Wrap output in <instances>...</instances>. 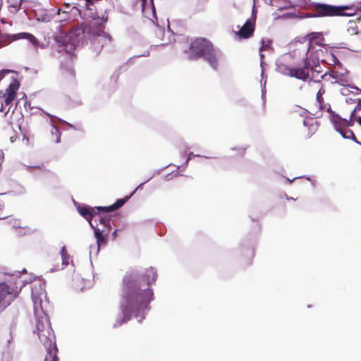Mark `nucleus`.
<instances>
[{
	"label": "nucleus",
	"instance_id": "nucleus-3",
	"mask_svg": "<svg viewBox=\"0 0 361 361\" xmlns=\"http://www.w3.org/2000/svg\"><path fill=\"white\" fill-rule=\"evenodd\" d=\"M306 39H308L307 44L303 46L302 49L298 48L295 50V52L297 50L302 51L303 58L305 59L303 66L301 68H291L281 64L278 66V69L281 73L290 77H295L300 80H307L309 79L311 80L314 77L313 74L314 72H317L318 73H319V71L310 68V63L307 61V55L312 43H315L318 45H321L322 44L324 39L323 35L321 32H312L306 36Z\"/></svg>",
	"mask_w": 361,
	"mask_h": 361
},
{
	"label": "nucleus",
	"instance_id": "nucleus-26",
	"mask_svg": "<svg viewBox=\"0 0 361 361\" xmlns=\"http://www.w3.org/2000/svg\"><path fill=\"white\" fill-rule=\"evenodd\" d=\"M355 110H354V111H352L351 115H350V120H352L353 116H354V115H355Z\"/></svg>",
	"mask_w": 361,
	"mask_h": 361
},
{
	"label": "nucleus",
	"instance_id": "nucleus-28",
	"mask_svg": "<svg viewBox=\"0 0 361 361\" xmlns=\"http://www.w3.org/2000/svg\"><path fill=\"white\" fill-rule=\"evenodd\" d=\"M36 168H38V169H41L43 167V164H42L41 166H35Z\"/></svg>",
	"mask_w": 361,
	"mask_h": 361
},
{
	"label": "nucleus",
	"instance_id": "nucleus-8",
	"mask_svg": "<svg viewBox=\"0 0 361 361\" xmlns=\"http://www.w3.org/2000/svg\"><path fill=\"white\" fill-rule=\"evenodd\" d=\"M20 87V82L16 79H13L6 89V92L3 94L4 99V103L1 104L0 111L6 116L8 113L10 108L12 105L13 102L16 98L18 90Z\"/></svg>",
	"mask_w": 361,
	"mask_h": 361
},
{
	"label": "nucleus",
	"instance_id": "nucleus-1",
	"mask_svg": "<svg viewBox=\"0 0 361 361\" xmlns=\"http://www.w3.org/2000/svg\"><path fill=\"white\" fill-rule=\"evenodd\" d=\"M100 18L101 23L93 20L88 24L80 25L73 28L66 36L58 41V52L63 57L61 60L60 68L64 80H72L75 77V50L80 42L85 39L90 40L94 51L97 54L100 53L104 47H108L111 44V37L105 32L107 16L105 15Z\"/></svg>",
	"mask_w": 361,
	"mask_h": 361
},
{
	"label": "nucleus",
	"instance_id": "nucleus-29",
	"mask_svg": "<svg viewBox=\"0 0 361 361\" xmlns=\"http://www.w3.org/2000/svg\"><path fill=\"white\" fill-rule=\"evenodd\" d=\"M142 4H145L147 0H142Z\"/></svg>",
	"mask_w": 361,
	"mask_h": 361
},
{
	"label": "nucleus",
	"instance_id": "nucleus-7",
	"mask_svg": "<svg viewBox=\"0 0 361 361\" xmlns=\"http://www.w3.org/2000/svg\"><path fill=\"white\" fill-rule=\"evenodd\" d=\"M213 44L204 37L193 39L187 51L189 60L195 61L201 59L205 53L212 47Z\"/></svg>",
	"mask_w": 361,
	"mask_h": 361
},
{
	"label": "nucleus",
	"instance_id": "nucleus-11",
	"mask_svg": "<svg viewBox=\"0 0 361 361\" xmlns=\"http://www.w3.org/2000/svg\"><path fill=\"white\" fill-rule=\"evenodd\" d=\"M85 7L87 10L92 11L93 8L92 6H93L94 4L97 6H95L94 12L91 13V18L92 20H90L88 23H83L80 25L83 24H88L91 23L93 20H96L98 23H101L102 19L101 17H103V16L106 15L107 19L109 18L108 12L106 9H104V11H102V2L100 1V0H85Z\"/></svg>",
	"mask_w": 361,
	"mask_h": 361
},
{
	"label": "nucleus",
	"instance_id": "nucleus-16",
	"mask_svg": "<svg viewBox=\"0 0 361 361\" xmlns=\"http://www.w3.org/2000/svg\"><path fill=\"white\" fill-rule=\"evenodd\" d=\"M99 213L95 214V220L99 221L107 229V232L110 231L111 226V219L109 213L110 212L98 211Z\"/></svg>",
	"mask_w": 361,
	"mask_h": 361
},
{
	"label": "nucleus",
	"instance_id": "nucleus-19",
	"mask_svg": "<svg viewBox=\"0 0 361 361\" xmlns=\"http://www.w3.org/2000/svg\"><path fill=\"white\" fill-rule=\"evenodd\" d=\"M94 235H95V238L97 239L98 247L99 248V247L102 245H105L107 243L106 238L102 234V233L105 232V231L104 230L100 231L99 228H94Z\"/></svg>",
	"mask_w": 361,
	"mask_h": 361
},
{
	"label": "nucleus",
	"instance_id": "nucleus-17",
	"mask_svg": "<svg viewBox=\"0 0 361 361\" xmlns=\"http://www.w3.org/2000/svg\"><path fill=\"white\" fill-rule=\"evenodd\" d=\"M316 85L318 86L319 90L317 92L316 100L318 103V106L319 109H322L324 105V98L323 94L325 93V89L324 88L322 84L320 82H316Z\"/></svg>",
	"mask_w": 361,
	"mask_h": 361
},
{
	"label": "nucleus",
	"instance_id": "nucleus-2",
	"mask_svg": "<svg viewBox=\"0 0 361 361\" xmlns=\"http://www.w3.org/2000/svg\"><path fill=\"white\" fill-rule=\"evenodd\" d=\"M157 273L153 267H149L140 275L135 271H128L123 279L121 300L122 318L117 320L114 327L127 322L133 310L145 308L154 299V292L150 288L157 279Z\"/></svg>",
	"mask_w": 361,
	"mask_h": 361
},
{
	"label": "nucleus",
	"instance_id": "nucleus-22",
	"mask_svg": "<svg viewBox=\"0 0 361 361\" xmlns=\"http://www.w3.org/2000/svg\"><path fill=\"white\" fill-rule=\"evenodd\" d=\"M9 215L4 211V206L0 204V219H5Z\"/></svg>",
	"mask_w": 361,
	"mask_h": 361
},
{
	"label": "nucleus",
	"instance_id": "nucleus-20",
	"mask_svg": "<svg viewBox=\"0 0 361 361\" xmlns=\"http://www.w3.org/2000/svg\"><path fill=\"white\" fill-rule=\"evenodd\" d=\"M347 32L350 35L358 34V27L355 21L350 20L348 22Z\"/></svg>",
	"mask_w": 361,
	"mask_h": 361
},
{
	"label": "nucleus",
	"instance_id": "nucleus-5",
	"mask_svg": "<svg viewBox=\"0 0 361 361\" xmlns=\"http://www.w3.org/2000/svg\"><path fill=\"white\" fill-rule=\"evenodd\" d=\"M345 10H353L349 6H333L316 3L312 6V16L315 18L350 16L351 13H344Z\"/></svg>",
	"mask_w": 361,
	"mask_h": 361
},
{
	"label": "nucleus",
	"instance_id": "nucleus-14",
	"mask_svg": "<svg viewBox=\"0 0 361 361\" xmlns=\"http://www.w3.org/2000/svg\"><path fill=\"white\" fill-rule=\"evenodd\" d=\"M317 122L314 119L309 118L304 120L302 131L305 137H310L317 132Z\"/></svg>",
	"mask_w": 361,
	"mask_h": 361
},
{
	"label": "nucleus",
	"instance_id": "nucleus-12",
	"mask_svg": "<svg viewBox=\"0 0 361 361\" xmlns=\"http://www.w3.org/2000/svg\"><path fill=\"white\" fill-rule=\"evenodd\" d=\"M333 121L336 130L343 138L355 140L353 132L348 128L350 124L347 120L342 119L338 116H334Z\"/></svg>",
	"mask_w": 361,
	"mask_h": 361
},
{
	"label": "nucleus",
	"instance_id": "nucleus-23",
	"mask_svg": "<svg viewBox=\"0 0 361 361\" xmlns=\"http://www.w3.org/2000/svg\"><path fill=\"white\" fill-rule=\"evenodd\" d=\"M269 44H265L264 42L262 41V45L259 49V51H262L263 50L267 49L269 48Z\"/></svg>",
	"mask_w": 361,
	"mask_h": 361
},
{
	"label": "nucleus",
	"instance_id": "nucleus-24",
	"mask_svg": "<svg viewBox=\"0 0 361 361\" xmlns=\"http://www.w3.org/2000/svg\"><path fill=\"white\" fill-rule=\"evenodd\" d=\"M350 7L352 8L353 10H345L344 13H351V16H353L356 12V9L352 6ZM349 16H350V15Z\"/></svg>",
	"mask_w": 361,
	"mask_h": 361
},
{
	"label": "nucleus",
	"instance_id": "nucleus-4",
	"mask_svg": "<svg viewBox=\"0 0 361 361\" xmlns=\"http://www.w3.org/2000/svg\"><path fill=\"white\" fill-rule=\"evenodd\" d=\"M36 331L46 348L44 361H59L55 336L49 321L46 318L39 319L36 324Z\"/></svg>",
	"mask_w": 361,
	"mask_h": 361
},
{
	"label": "nucleus",
	"instance_id": "nucleus-21",
	"mask_svg": "<svg viewBox=\"0 0 361 361\" xmlns=\"http://www.w3.org/2000/svg\"><path fill=\"white\" fill-rule=\"evenodd\" d=\"M63 265L66 267L69 264L70 256L68 253L66 246H63L61 250Z\"/></svg>",
	"mask_w": 361,
	"mask_h": 361
},
{
	"label": "nucleus",
	"instance_id": "nucleus-13",
	"mask_svg": "<svg viewBox=\"0 0 361 361\" xmlns=\"http://www.w3.org/2000/svg\"><path fill=\"white\" fill-rule=\"evenodd\" d=\"M256 18L247 19L240 29L235 31V35L239 39H247L253 36L255 30Z\"/></svg>",
	"mask_w": 361,
	"mask_h": 361
},
{
	"label": "nucleus",
	"instance_id": "nucleus-18",
	"mask_svg": "<svg viewBox=\"0 0 361 361\" xmlns=\"http://www.w3.org/2000/svg\"><path fill=\"white\" fill-rule=\"evenodd\" d=\"M22 0H7L9 12L16 13L21 7Z\"/></svg>",
	"mask_w": 361,
	"mask_h": 361
},
{
	"label": "nucleus",
	"instance_id": "nucleus-15",
	"mask_svg": "<svg viewBox=\"0 0 361 361\" xmlns=\"http://www.w3.org/2000/svg\"><path fill=\"white\" fill-rule=\"evenodd\" d=\"M202 58H203L214 70H216L218 68L219 55L214 45H212V47L205 53V55H204V56Z\"/></svg>",
	"mask_w": 361,
	"mask_h": 361
},
{
	"label": "nucleus",
	"instance_id": "nucleus-6",
	"mask_svg": "<svg viewBox=\"0 0 361 361\" xmlns=\"http://www.w3.org/2000/svg\"><path fill=\"white\" fill-rule=\"evenodd\" d=\"M137 189V188H136L130 195L126 196L122 199H118L114 204H111V206L97 207L94 208L89 206H82L78 207V212L82 216H83L90 223L93 217L95 216V214L99 213L98 211L113 212L121 207L135 192Z\"/></svg>",
	"mask_w": 361,
	"mask_h": 361
},
{
	"label": "nucleus",
	"instance_id": "nucleus-9",
	"mask_svg": "<svg viewBox=\"0 0 361 361\" xmlns=\"http://www.w3.org/2000/svg\"><path fill=\"white\" fill-rule=\"evenodd\" d=\"M17 296V290H14L5 282H0V311L10 306Z\"/></svg>",
	"mask_w": 361,
	"mask_h": 361
},
{
	"label": "nucleus",
	"instance_id": "nucleus-10",
	"mask_svg": "<svg viewBox=\"0 0 361 361\" xmlns=\"http://www.w3.org/2000/svg\"><path fill=\"white\" fill-rule=\"evenodd\" d=\"M23 39L30 41L35 47H37L39 45L37 38L33 35L28 32H20L12 35L2 34L0 32V48L9 44L13 41Z\"/></svg>",
	"mask_w": 361,
	"mask_h": 361
},
{
	"label": "nucleus",
	"instance_id": "nucleus-25",
	"mask_svg": "<svg viewBox=\"0 0 361 361\" xmlns=\"http://www.w3.org/2000/svg\"><path fill=\"white\" fill-rule=\"evenodd\" d=\"M20 190L19 191V193H24L25 192V188L23 186H20Z\"/></svg>",
	"mask_w": 361,
	"mask_h": 361
},
{
	"label": "nucleus",
	"instance_id": "nucleus-27",
	"mask_svg": "<svg viewBox=\"0 0 361 361\" xmlns=\"http://www.w3.org/2000/svg\"><path fill=\"white\" fill-rule=\"evenodd\" d=\"M358 123L361 126V117H359L357 119Z\"/></svg>",
	"mask_w": 361,
	"mask_h": 361
}]
</instances>
